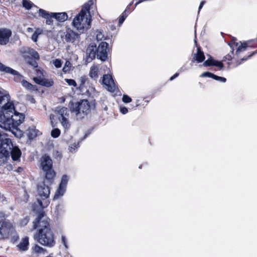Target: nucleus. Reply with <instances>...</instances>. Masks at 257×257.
<instances>
[{"label": "nucleus", "instance_id": "obj_55", "mask_svg": "<svg viewBox=\"0 0 257 257\" xmlns=\"http://www.w3.org/2000/svg\"><path fill=\"white\" fill-rule=\"evenodd\" d=\"M130 12H131V11L130 10V9H127V7L122 14H127V15H128L130 13Z\"/></svg>", "mask_w": 257, "mask_h": 257}, {"label": "nucleus", "instance_id": "obj_45", "mask_svg": "<svg viewBox=\"0 0 257 257\" xmlns=\"http://www.w3.org/2000/svg\"><path fill=\"white\" fill-rule=\"evenodd\" d=\"M52 18H54L53 17H52L51 16H49L47 18H46V23L47 25H50L52 24L53 23V20Z\"/></svg>", "mask_w": 257, "mask_h": 257}, {"label": "nucleus", "instance_id": "obj_42", "mask_svg": "<svg viewBox=\"0 0 257 257\" xmlns=\"http://www.w3.org/2000/svg\"><path fill=\"white\" fill-rule=\"evenodd\" d=\"M213 73H212L209 72H205L201 74L200 75V77H210V78H213Z\"/></svg>", "mask_w": 257, "mask_h": 257}, {"label": "nucleus", "instance_id": "obj_4", "mask_svg": "<svg viewBox=\"0 0 257 257\" xmlns=\"http://www.w3.org/2000/svg\"><path fill=\"white\" fill-rule=\"evenodd\" d=\"M93 4V0H89L84 4L80 12L74 18L73 26L80 33H84L90 26V21L88 20L86 14L89 12L90 7Z\"/></svg>", "mask_w": 257, "mask_h": 257}, {"label": "nucleus", "instance_id": "obj_41", "mask_svg": "<svg viewBox=\"0 0 257 257\" xmlns=\"http://www.w3.org/2000/svg\"><path fill=\"white\" fill-rule=\"evenodd\" d=\"M122 100L124 103H129L132 101V98L127 95L124 94L122 96Z\"/></svg>", "mask_w": 257, "mask_h": 257}, {"label": "nucleus", "instance_id": "obj_53", "mask_svg": "<svg viewBox=\"0 0 257 257\" xmlns=\"http://www.w3.org/2000/svg\"><path fill=\"white\" fill-rule=\"evenodd\" d=\"M205 2L203 1L201 2L200 5H199V8H198V14L199 13V12L200 11V10L202 9V8L203 7V5H204Z\"/></svg>", "mask_w": 257, "mask_h": 257}, {"label": "nucleus", "instance_id": "obj_29", "mask_svg": "<svg viewBox=\"0 0 257 257\" xmlns=\"http://www.w3.org/2000/svg\"><path fill=\"white\" fill-rule=\"evenodd\" d=\"M35 6L33 3H32L29 0H23V6L28 10H30L33 6Z\"/></svg>", "mask_w": 257, "mask_h": 257}, {"label": "nucleus", "instance_id": "obj_60", "mask_svg": "<svg viewBox=\"0 0 257 257\" xmlns=\"http://www.w3.org/2000/svg\"><path fill=\"white\" fill-rule=\"evenodd\" d=\"M32 30L33 29L32 28H28V31L29 32H30V31H32Z\"/></svg>", "mask_w": 257, "mask_h": 257}, {"label": "nucleus", "instance_id": "obj_21", "mask_svg": "<svg viewBox=\"0 0 257 257\" xmlns=\"http://www.w3.org/2000/svg\"><path fill=\"white\" fill-rule=\"evenodd\" d=\"M51 16L58 21L63 22L67 20L68 16L66 13H52Z\"/></svg>", "mask_w": 257, "mask_h": 257}, {"label": "nucleus", "instance_id": "obj_31", "mask_svg": "<svg viewBox=\"0 0 257 257\" xmlns=\"http://www.w3.org/2000/svg\"><path fill=\"white\" fill-rule=\"evenodd\" d=\"M89 79L87 76L83 75L80 78V87H84L86 83H88Z\"/></svg>", "mask_w": 257, "mask_h": 257}, {"label": "nucleus", "instance_id": "obj_13", "mask_svg": "<svg viewBox=\"0 0 257 257\" xmlns=\"http://www.w3.org/2000/svg\"><path fill=\"white\" fill-rule=\"evenodd\" d=\"M78 37V34L69 28L66 29L61 35V38L64 42L71 43H74Z\"/></svg>", "mask_w": 257, "mask_h": 257}, {"label": "nucleus", "instance_id": "obj_12", "mask_svg": "<svg viewBox=\"0 0 257 257\" xmlns=\"http://www.w3.org/2000/svg\"><path fill=\"white\" fill-rule=\"evenodd\" d=\"M12 229V225L10 222L0 220V238H7Z\"/></svg>", "mask_w": 257, "mask_h": 257}, {"label": "nucleus", "instance_id": "obj_52", "mask_svg": "<svg viewBox=\"0 0 257 257\" xmlns=\"http://www.w3.org/2000/svg\"><path fill=\"white\" fill-rule=\"evenodd\" d=\"M34 33L40 35L43 33V30L41 28H37Z\"/></svg>", "mask_w": 257, "mask_h": 257}, {"label": "nucleus", "instance_id": "obj_35", "mask_svg": "<svg viewBox=\"0 0 257 257\" xmlns=\"http://www.w3.org/2000/svg\"><path fill=\"white\" fill-rule=\"evenodd\" d=\"M127 17V14H121V15L119 17L118 23L119 26H120L123 23Z\"/></svg>", "mask_w": 257, "mask_h": 257}, {"label": "nucleus", "instance_id": "obj_7", "mask_svg": "<svg viewBox=\"0 0 257 257\" xmlns=\"http://www.w3.org/2000/svg\"><path fill=\"white\" fill-rule=\"evenodd\" d=\"M90 105L87 100H82L77 103H72L70 107L72 112L75 113L77 119H81L89 110Z\"/></svg>", "mask_w": 257, "mask_h": 257}, {"label": "nucleus", "instance_id": "obj_2", "mask_svg": "<svg viewBox=\"0 0 257 257\" xmlns=\"http://www.w3.org/2000/svg\"><path fill=\"white\" fill-rule=\"evenodd\" d=\"M24 119V115L16 111L14 103L8 101L0 111V127L12 132L14 130L18 131V126Z\"/></svg>", "mask_w": 257, "mask_h": 257}, {"label": "nucleus", "instance_id": "obj_48", "mask_svg": "<svg viewBox=\"0 0 257 257\" xmlns=\"http://www.w3.org/2000/svg\"><path fill=\"white\" fill-rule=\"evenodd\" d=\"M38 36V35H37L35 33H34V34L32 36L31 39L34 42H36L37 41Z\"/></svg>", "mask_w": 257, "mask_h": 257}, {"label": "nucleus", "instance_id": "obj_33", "mask_svg": "<svg viewBox=\"0 0 257 257\" xmlns=\"http://www.w3.org/2000/svg\"><path fill=\"white\" fill-rule=\"evenodd\" d=\"M71 63L69 61H66L65 64L63 68V71L64 73H67L71 70Z\"/></svg>", "mask_w": 257, "mask_h": 257}, {"label": "nucleus", "instance_id": "obj_25", "mask_svg": "<svg viewBox=\"0 0 257 257\" xmlns=\"http://www.w3.org/2000/svg\"><path fill=\"white\" fill-rule=\"evenodd\" d=\"M249 46H250V45L248 44V42H244L243 43H241L237 48L236 51V55L239 56L241 52L245 51Z\"/></svg>", "mask_w": 257, "mask_h": 257}, {"label": "nucleus", "instance_id": "obj_8", "mask_svg": "<svg viewBox=\"0 0 257 257\" xmlns=\"http://www.w3.org/2000/svg\"><path fill=\"white\" fill-rule=\"evenodd\" d=\"M58 112L60 115L59 119L64 129L68 130L71 126L69 120V110L66 107H62L58 110Z\"/></svg>", "mask_w": 257, "mask_h": 257}, {"label": "nucleus", "instance_id": "obj_49", "mask_svg": "<svg viewBox=\"0 0 257 257\" xmlns=\"http://www.w3.org/2000/svg\"><path fill=\"white\" fill-rule=\"evenodd\" d=\"M120 111L121 113L124 114L128 112L127 108L125 107H121L120 108Z\"/></svg>", "mask_w": 257, "mask_h": 257}, {"label": "nucleus", "instance_id": "obj_17", "mask_svg": "<svg viewBox=\"0 0 257 257\" xmlns=\"http://www.w3.org/2000/svg\"><path fill=\"white\" fill-rule=\"evenodd\" d=\"M203 65L205 67L215 66L217 67L219 70H222L224 68V65L221 61L215 60L211 57L205 61Z\"/></svg>", "mask_w": 257, "mask_h": 257}, {"label": "nucleus", "instance_id": "obj_38", "mask_svg": "<svg viewBox=\"0 0 257 257\" xmlns=\"http://www.w3.org/2000/svg\"><path fill=\"white\" fill-rule=\"evenodd\" d=\"M35 252L36 253H42L45 250L43 247L40 246L38 245H36L34 248Z\"/></svg>", "mask_w": 257, "mask_h": 257}, {"label": "nucleus", "instance_id": "obj_51", "mask_svg": "<svg viewBox=\"0 0 257 257\" xmlns=\"http://www.w3.org/2000/svg\"><path fill=\"white\" fill-rule=\"evenodd\" d=\"M232 59V54L230 55V54H228L224 57L223 61H225L226 60H231Z\"/></svg>", "mask_w": 257, "mask_h": 257}, {"label": "nucleus", "instance_id": "obj_50", "mask_svg": "<svg viewBox=\"0 0 257 257\" xmlns=\"http://www.w3.org/2000/svg\"><path fill=\"white\" fill-rule=\"evenodd\" d=\"M91 130H88L87 132L85 133L84 137L81 139L80 142H82L84 139H85L91 134Z\"/></svg>", "mask_w": 257, "mask_h": 257}, {"label": "nucleus", "instance_id": "obj_3", "mask_svg": "<svg viewBox=\"0 0 257 257\" xmlns=\"http://www.w3.org/2000/svg\"><path fill=\"white\" fill-rule=\"evenodd\" d=\"M22 155L21 150L14 146L8 135L0 132V166L7 163L10 156L14 161L20 160Z\"/></svg>", "mask_w": 257, "mask_h": 257}, {"label": "nucleus", "instance_id": "obj_32", "mask_svg": "<svg viewBox=\"0 0 257 257\" xmlns=\"http://www.w3.org/2000/svg\"><path fill=\"white\" fill-rule=\"evenodd\" d=\"M81 142H78L77 143H74L69 146V150L71 153H75L76 150L80 147V143Z\"/></svg>", "mask_w": 257, "mask_h": 257}, {"label": "nucleus", "instance_id": "obj_16", "mask_svg": "<svg viewBox=\"0 0 257 257\" xmlns=\"http://www.w3.org/2000/svg\"><path fill=\"white\" fill-rule=\"evenodd\" d=\"M97 55L96 45H89L86 49V61L90 62Z\"/></svg>", "mask_w": 257, "mask_h": 257}, {"label": "nucleus", "instance_id": "obj_20", "mask_svg": "<svg viewBox=\"0 0 257 257\" xmlns=\"http://www.w3.org/2000/svg\"><path fill=\"white\" fill-rule=\"evenodd\" d=\"M34 80L37 84L48 87L52 86L54 84V82L53 80L45 78L42 79L35 78H34Z\"/></svg>", "mask_w": 257, "mask_h": 257}, {"label": "nucleus", "instance_id": "obj_57", "mask_svg": "<svg viewBox=\"0 0 257 257\" xmlns=\"http://www.w3.org/2000/svg\"><path fill=\"white\" fill-rule=\"evenodd\" d=\"M133 4V1H132L131 3H130V4L127 6V9H130V7Z\"/></svg>", "mask_w": 257, "mask_h": 257}, {"label": "nucleus", "instance_id": "obj_47", "mask_svg": "<svg viewBox=\"0 0 257 257\" xmlns=\"http://www.w3.org/2000/svg\"><path fill=\"white\" fill-rule=\"evenodd\" d=\"M54 155L55 158L57 159H60L62 158V154L60 152L58 151H55Z\"/></svg>", "mask_w": 257, "mask_h": 257}, {"label": "nucleus", "instance_id": "obj_61", "mask_svg": "<svg viewBox=\"0 0 257 257\" xmlns=\"http://www.w3.org/2000/svg\"><path fill=\"white\" fill-rule=\"evenodd\" d=\"M36 210L35 205L33 206V210L35 211Z\"/></svg>", "mask_w": 257, "mask_h": 257}, {"label": "nucleus", "instance_id": "obj_14", "mask_svg": "<svg viewBox=\"0 0 257 257\" xmlns=\"http://www.w3.org/2000/svg\"><path fill=\"white\" fill-rule=\"evenodd\" d=\"M108 44L105 42H101L98 48H96L97 57L102 61H105L107 58V50Z\"/></svg>", "mask_w": 257, "mask_h": 257}, {"label": "nucleus", "instance_id": "obj_9", "mask_svg": "<svg viewBox=\"0 0 257 257\" xmlns=\"http://www.w3.org/2000/svg\"><path fill=\"white\" fill-rule=\"evenodd\" d=\"M0 71L13 75L14 76V80L17 82H21L22 83V81L24 80L23 76L19 72L11 67L5 66L1 62H0Z\"/></svg>", "mask_w": 257, "mask_h": 257}, {"label": "nucleus", "instance_id": "obj_10", "mask_svg": "<svg viewBox=\"0 0 257 257\" xmlns=\"http://www.w3.org/2000/svg\"><path fill=\"white\" fill-rule=\"evenodd\" d=\"M69 180V177L68 175H63L62 176L59 187L54 195V199H57L64 194Z\"/></svg>", "mask_w": 257, "mask_h": 257}, {"label": "nucleus", "instance_id": "obj_24", "mask_svg": "<svg viewBox=\"0 0 257 257\" xmlns=\"http://www.w3.org/2000/svg\"><path fill=\"white\" fill-rule=\"evenodd\" d=\"M29 245L28 237H26L22 239L21 242L17 245L18 249L22 251H25L28 249Z\"/></svg>", "mask_w": 257, "mask_h": 257}, {"label": "nucleus", "instance_id": "obj_11", "mask_svg": "<svg viewBox=\"0 0 257 257\" xmlns=\"http://www.w3.org/2000/svg\"><path fill=\"white\" fill-rule=\"evenodd\" d=\"M101 82L104 88L109 91L113 92L115 91L116 86L111 75L109 74L103 75Z\"/></svg>", "mask_w": 257, "mask_h": 257}, {"label": "nucleus", "instance_id": "obj_39", "mask_svg": "<svg viewBox=\"0 0 257 257\" xmlns=\"http://www.w3.org/2000/svg\"><path fill=\"white\" fill-rule=\"evenodd\" d=\"M257 53V52H252L251 54H250L247 57H243L242 58H241L240 59V62H238L237 61V66L240 64L242 62L244 61H246L249 58L251 57L254 54Z\"/></svg>", "mask_w": 257, "mask_h": 257}, {"label": "nucleus", "instance_id": "obj_19", "mask_svg": "<svg viewBox=\"0 0 257 257\" xmlns=\"http://www.w3.org/2000/svg\"><path fill=\"white\" fill-rule=\"evenodd\" d=\"M205 58L203 52L201 50L200 47H198L197 53L192 55V59L196 61L197 63H201L204 60Z\"/></svg>", "mask_w": 257, "mask_h": 257}, {"label": "nucleus", "instance_id": "obj_27", "mask_svg": "<svg viewBox=\"0 0 257 257\" xmlns=\"http://www.w3.org/2000/svg\"><path fill=\"white\" fill-rule=\"evenodd\" d=\"M27 53L30 55L31 57L34 58L35 60H39L40 59L39 53L33 49H29Z\"/></svg>", "mask_w": 257, "mask_h": 257}, {"label": "nucleus", "instance_id": "obj_1", "mask_svg": "<svg viewBox=\"0 0 257 257\" xmlns=\"http://www.w3.org/2000/svg\"><path fill=\"white\" fill-rule=\"evenodd\" d=\"M50 219L41 210L33 221L34 229L38 228L34 235V239L41 245L52 247L55 244V235L50 225Z\"/></svg>", "mask_w": 257, "mask_h": 257}, {"label": "nucleus", "instance_id": "obj_56", "mask_svg": "<svg viewBox=\"0 0 257 257\" xmlns=\"http://www.w3.org/2000/svg\"><path fill=\"white\" fill-rule=\"evenodd\" d=\"M185 70H186V68H185V67L183 66V67H182L180 69L179 71H180V72H183V71H184Z\"/></svg>", "mask_w": 257, "mask_h": 257}, {"label": "nucleus", "instance_id": "obj_26", "mask_svg": "<svg viewBox=\"0 0 257 257\" xmlns=\"http://www.w3.org/2000/svg\"><path fill=\"white\" fill-rule=\"evenodd\" d=\"M25 59L28 64L31 65L34 68H36L38 67V63L36 61L37 60H35L34 58L31 57L29 55H26L25 56Z\"/></svg>", "mask_w": 257, "mask_h": 257}, {"label": "nucleus", "instance_id": "obj_44", "mask_svg": "<svg viewBox=\"0 0 257 257\" xmlns=\"http://www.w3.org/2000/svg\"><path fill=\"white\" fill-rule=\"evenodd\" d=\"M26 99L32 103H35L36 102L35 98L31 95H27L26 96Z\"/></svg>", "mask_w": 257, "mask_h": 257}, {"label": "nucleus", "instance_id": "obj_5", "mask_svg": "<svg viewBox=\"0 0 257 257\" xmlns=\"http://www.w3.org/2000/svg\"><path fill=\"white\" fill-rule=\"evenodd\" d=\"M40 168L44 172L45 179L51 184L56 173L53 169V162L51 158L47 155H43L40 160Z\"/></svg>", "mask_w": 257, "mask_h": 257}, {"label": "nucleus", "instance_id": "obj_22", "mask_svg": "<svg viewBox=\"0 0 257 257\" xmlns=\"http://www.w3.org/2000/svg\"><path fill=\"white\" fill-rule=\"evenodd\" d=\"M98 67L96 65H93L91 67L89 76L94 80H96L98 78Z\"/></svg>", "mask_w": 257, "mask_h": 257}, {"label": "nucleus", "instance_id": "obj_54", "mask_svg": "<svg viewBox=\"0 0 257 257\" xmlns=\"http://www.w3.org/2000/svg\"><path fill=\"white\" fill-rule=\"evenodd\" d=\"M178 76H179V73H176L173 76H172V77H170V81H172L175 78L177 77Z\"/></svg>", "mask_w": 257, "mask_h": 257}, {"label": "nucleus", "instance_id": "obj_46", "mask_svg": "<svg viewBox=\"0 0 257 257\" xmlns=\"http://www.w3.org/2000/svg\"><path fill=\"white\" fill-rule=\"evenodd\" d=\"M96 38L98 41H101L104 38V35L101 32H98L96 34Z\"/></svg>", "mask_w": 257, "mask_h": 257}, {"label": "nucleus", "instance_id": "obj_58", "mask_svg": "<svg viewBox=\"0 0 257 257\" xmlns=\"http://www.w3.org/2000/svg\"><path fill=\"white\" fill-rule=\"evenodd\" d=\"M22 170H23V169L21 167H19L18 168V172H22Z\"/></svg>", "mask_w": 257, "mask_h": 257}, {"label": "nucleus", "instance_id": "obj_40", "mask_svg": "<svg viewBox=\"0 0 257 257\" xmlns=\"http://www.w3.org/2000/svg\"><path fill=\"white\" fill-rule=\"evenodd\" d=\"M54 65L57 68H60L62 66V62L61 60L56 59L53 61Z\"/></svg>", "mask_w": 257, "mask_h": 257}, {"label": "nucleus", "instance_id": "obj_23", "mask_svg": "<svg viewBox=\"0 0 257 257\" xmlns=\"http://www.w3.org/2000/svg\"><path fill=\"white\" fill-rule=\"evenodd\" d=\"M27 136L30 140H33L39 135L40 132L35 127H29L27 130Z\"/></svg>", "mask_w": 257, "mask_h": 257}, {"label": "nucleus", "instance_id": "obj_62", "mask_svg": "<svg viewBox=\"0 0 257 257\" xmlns=\"http://www.w3.org/2000/svg\"><path fill=\"white\" fill-rule=\"evenodd\" d=\"M142 165H140V166H139V169H141V168H142Z\"/></svg>", "mask_w": 257, "mask_h": 257}, {"label": "nucleus", "instance_id": "obj_6", "mask_svg": "<svg viewBox=\"0 0 257 257\" xmlns=\"http://www.w3.org/2000/svg\"><path fill=\"white\" fill-rule=\"evenodd\" d=\"M37 191L39 196L43 200L42 201L39 198L37 199V202L42 210L43 208L47 207L50 203L47 199L49 197L50 189L49 186L46 185L44 181L38 185Z\"/></svg>", "mask_w": 257, "mask_h": 257}, {"label": "nucleus", "instance_id": "obj_30", "mask_svg": "<svg viewBox=\"0 0 257 257\" xmlns=\"http://www.w3.org/2000/svg\"><path fill=\"white\" fill-rule=\"evenodd\" d=\"M51 13H49V12H48L43 9H40L39 10V14L40 16H41V17H42L43 18H44V19L47 18V17L49 16H51Z\"/></svg>", "mask_w": 257, "mask_h": 257}, {"label": "nucleus", "instance_id": "obj_18", "mask_svg": "<svg viewBox=\"0 0 257 257\" xmlns=\"http://www.w3.org/2000/svg\"><path fill=\"white\" fill-rule=\"evenodd\" d=\"M10 100V96L4 89L0 90V107L2 108L5 104ZM2 109L1 110V111Z\"/></svg>", "mask_w": 257, "mask_h": 257}, {"label": "nucleus", "instance_id": "obj_43", "mask_svg": "<svg viewBox=\"0 0 257 257\" xmlns=\"http://www.w3.org/2000/svg\"><path fill=\"white\" fill-rule=\"evenodd\" d=\"M61 241L64 246H65V248L66 249H67L68 248V245L67 243V240L65 235H62L61 236Z\"/></svg>", "mask_w": 257, "mask_h": 257}, {"label": "nucleus", "instance_id": "obj_15", "mask_svg": "<svg viewBox=\"0 0 257 257\" xmlns=\"http://www.w3.org/2000/svg\"><path fill=\"white\" fill-rule=\"evenodd\" d=\"M12 36V31L11 30L7 28L0 29V45H6L10 40V38Z\"/></svg>", "mask_w": 257, "mask_h": 257}, {"label": "nucleus", "instance_id": "obj_63", "mask_svg": "<svg viewBox=\"0 0 257 257\" xmlns=\"http://www.w3.org/2000/svg\"><path fill=\"white\" fill-rule=\"evenodd\" d=\"M232 52V54H233V49L232 50V52Z\"/></svg>", "mask_w": 257, "mask_h": 257}, {"label": "nucleus", "instance_id": "obj_59", "mask_svg": "<svg viewBox=\"0 0 257 257\" xmlns=\"http://www.w3.org/2000/svg\"><path fill=\"white\" fill-rule=\"evenodd\" d=\"M235 40V39H233L232 41H233V44L235 45V46H238V43H236L235 41H234Z\"/></svg>", "mask_w": 257, "mask_h": 257}, {"label": "nucleus", "instance_id": "obj_37", "mask_svg": "<svg viewBox=\"0 0 257 257\" xmlns=\"http://www.w3.org/2000/svg\"><path fill=\"white\" fill-rule=\"evenodd\" d=\"M65 81L70 86H73L74 87H76L77 86L76 82L73 79H65Z\"/></svg>", "mask_w": 257, "mask_h": 257}, {"label": "nucleus", "instance_id": "obj_34", "mask_svg": "<svg viewBox=\"0 0 257 257\" xmlns=\"http://www.w3.org/2000/svg\"><path fill=\"white\" fill-rule=\"evenodd\" d=\"M60 135V131L58 128H54L51 131V136L54 138H58Z\"/></svg>", "mask_w": 257, "mask_h": 257}, {"label": "nucleus", "instance_id": "obj_36", "mask_svg": "<svg viewBox=\"0 0 257 257\" xmlns=\"http://www.w3.org/2000/svg\"><path fill=\"white\" fill-rule=\"evenodd\" d=\"M213 79L217 80V81H220V82H225L226 81V79L224 77H220V76H217L215 74H213Z\"/></svg>", "mask_w": 257, "mask_h": 257}, {"label": "nucleus", "instance_id": "obj_28", "mask_svg": "<svg viewBox=\"0 0 257 257\" xmlns=\"http://www.w3.org/2000/svg\"><path fill=\"white\" fill-rule=\"evenodd\" d=\"M22 85L26 89L30 90H33L35 89V86L32 85L26 80H24L22 81Z\"/></svg>", "mask_w": 257, "mask_h": 257}]
</instances>
